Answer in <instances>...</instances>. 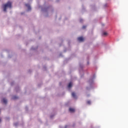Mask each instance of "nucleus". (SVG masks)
Masks as SVG:
<instances>
[{"mask_svg":"<svg viewBox=\"0 0 128 128\" xmlns=\"http://www.w3.org/2000/svg\"><path fill=\"white\" fill-rule=\"evenodd\" d=\"M12 8V4L10 2H8L6 4H5V5L4 6V12H6V9L8 8Z\"/></svg>","mask_w":128,"mask_h":128,"instance_id":"1","label":"nucleus"},{"mask_svg":"<svg viewBox=\"0 0 128 128\" xmlns=\"http://www.w3.org/2000/svg\"><path fill=\"white\" fill-rule=\"evenodd\" d=\"M78 40L80 42H82L84 41V38L83 37H78Z\"/></svg>","mask_w":128,"mask_h":128,"instance_id":"2","label":"nucleus"},{"mask_svg":"<svg viewBox=\"0 0 128 128\" xmlns=\"http://www.w3.org/2000/svg\"><path fill=\"white\" fill-rule=\"evenodd\" d=\"M26 6L28 8V10H31L32 8H31L30 4H26Z\"/></svg>","mask_w":128,"mask_h":128,"instance_id":"3","label":"nucleus"},{"mask_svg":"<svg viewBox=\"0 0 128 128\" xmlns=\"http://www.w3.org/2000/svg\"><path fill=\"white\" fill-rule=\"evenodd\" d=\"M2 101L5 104H6L7 102H8V100H6V98H3V99H2Z\"/></svg>","mask_w":128,"mask_h":128,"instance_id":"4","label":"nucleus"},{"mask_svg":"<svg viewBox=\"0 0 128 128\" xmlns=\"http://www.w3.org/2000/svg\"><path fill=\"white\" fill-rule=\"evenodd\" d=\"M69 110H70V112H74V111H75L74 108H69Z\"/></svg>","mask_w":128,"mask_h":128,"instance_id":"5","label":"nucleus"},{"mask_svg":"<svg viewBox=\"0 0 128 128\" xmlns=\"http://www.w3.org/2000/svg\"><path fill=\"white\" fill-rule=\"evenodd\" d=\"M72 97H74V98H77L76 96V94L74 92H72Z\"/></svg>","mask_w":128,"mask_h":128,"instance_id":"6","label":"nucleus"},{"mask_svg":"<svg viewBox=\"0 0 128 128\" xmlns=\"http://www.w3.org/2000/svg\"><path fill=\"white\" fill-rule=\"evenodd\" d=\"M72 82H70L68 84V88H70V87H72Z\"/></svg>","mask_w":128,"mask_h":128,"instance_id":"7","label":"nucleus"},{"mask_svg":"<svg viewBox=\"0 0 128 128\" xmlns=\"http://www.w3.org/2000/svg\"><path fill=\"white\" fill-rule=\"evenodd\" d=\"M107 32H104L102 35H104V36H106L108 35Z\"/></svg>","mask_w":128,"mask_h":128,"instance_id":"8","label":"nucleus"},{"mask_svg":"<svg viewBox=\"0 0 128 128\" xmlns=\"http://www.w3.org/2000/svg\"><path fill=\"white\" fill-rule=\"evenodd\" d=\"M86 103H87V104H91V101H90V100H88L87 101Z\"/></svg>","mask_w":128,"mask_h":128,"instance_id":"9","label":"nucleus"},{"mask_svg":"<svg viewBox=\"0 0 128 128\" xmlns=\"http://www.w3.org/2000/svg\"><path fill=\"white\" fill-rule=\"evenodd\" d=\"M18 97L17 96H13L12 99H17Z\"/></svg>","mask_w":128,"mask_h":128,"instance_id":"10","label":"nucleus"},{"mask_svg":"<svg viewBox=\"0 0 128 128\" xmlns=\"http://www.w3.org/2000/svg\"><path fill=\"white\" fill-rule=\"evenodd\" d=\"M86 26H83L82 28L83 29H86Z\"/></svg>","mask_w":128,"mask_h":128,"instance_id":"11","label":"nucleus"},{"mask_svg":"<svg viewBox=\"0 0 128 128\" xmlns=\"http://www.w3.org/2000/svg\"><path fill=\"white\" fill-rule=\"evenodd\" d=\"M14 125H15V126L18 125V123H15V124H14Z\"/></svg>","mask_w":128,"mask_h":128,"instance_id":"12","label":"nucleus"},{"mask_svg":"<svg viewBox=\"0 0 128 128\" xmlns=\"http://www.w3.org/2000/svg\"><path fill=\"white\" fill-rule=\"evenodd\" d=\"M1 121H2V118H0V122H1Z\"/></svg>","mask_w":128,"mask_h":128,"instance_id":"13","label":"nucleus"},{"mask_svg":"<svg viewBox=\"0 0 128 128\" xmlns=\"http://www.w3.org/2000/svg\"><path fill=\"white\" fill-rule=\"evenodd\" d=\"M66 127H67V126H65V128H66Z\"/></svg>","mask_w":128,"mask_h":128,"instance_id":"14","label":"nucleus"},{"mask_svg":"<svg viewBox=\"0 0 128 128\" xmlns=\"http://www.w3.org/2000/svg\"><path fill=\"white\" fill-rule=\"evenodd\" d=\"M1 109H0V113Z\"/></svg>","mask_w":128,"mask_h":128,"instance_id":"15","label":"nucleus"}]
</instances>
